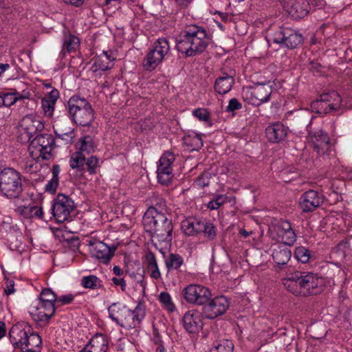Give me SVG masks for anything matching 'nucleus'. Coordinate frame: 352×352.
<instances>
[{"label": "nucleus", "mask_w": 352, "mask_h": 352, "mask_svg": "<svg viewBox=\"0 0 352 352\" xmlns=\"http://www.w3.org/2000/svg\"><path fill=\"white\" fill-rule=\"evenodd\" d=\"M211 42V37L205 28L195 24L186 25L176 41L177 51L186 57L202 54Z\"/></svg>", "instance_id": "obj_1"}, {"label": "nucleus", "mask_w": 352, "mask_h": 352, "mask_svg": "<svg viewBox=\"0 0 352 352\" xmlns=\"http://www.w3.org/2000/svg\"><path fill=\"white\" fill-rule=\"evenodd\" d=\"M109 318L118 326L125 329L140 327L146 317V305L143 300H139L134 308L130 309L120 302L111 303L107 308Z\"/></svg>", "instance_id": "obj_2"}, {"label": "nucleus", "mask_w": 352, "mask_h": 352, "mask_svg": "<svg viewBox=\"0 0 352 352\" xmlns=\"http://www.w3.org/2000/svg\"><path fill=\"white\" fill-rule=\"evenodd\" d=\"M145 231L160 243L169 244L173 240V225L169 212L162 213L155 209L148 208L143 216Z\"/></svg>", "instance_id": "obj_3"}, {"label": "nucleus", "mask_w": 352, "mask_h": 352, "mask_svg": "<svg viewBox=\"0 0 352 352\" xmlns=\"http://www.w3.org/2000/svg\"><path fill=\"white\" fill-rule=\"evenodd\" d=\"M295 118H299L302 125L307 127L308 132L307 140L312 144L314 150L320 155H329L330 150L329 138L323 131L318 129L311 131L309 129L312 116L307 110H297L294 111Z\"/></svg>", "instance_id": "obj_4"}, {"label": "nucleus", "mask_w": 352, "mask_h": 352, "mask_svg": "<svg viewBox=\"0 0 352 352\" xmlns=\"http://www.w3.org/2000/svg\"><path fill=\"white\" fill-rule=\"evenodd\" d=\"M67 107L69 117L78 125L87 126L94 121V110L85 98L73 96L68 100Z\"/></svg>", "instance_id": "obj_5"}, {"label": "nucleus", "mask_w": 352, "mask_h": 352, "mask_svg": "<svg viewBox=\"0 0 352 352\" xmlns=\"http://www.w3.org/2000/svg\"><path fill=\"white\" fill-rule=\"evenodd\" d=\"M21 174L13 168L0 171V192L8 199L19 198L23 193Z\"/></svg>", "instance_id": "obj_6"}, {"label": "nucleus", "mask_w": 352, "mask_h": 352, "mask_svg": "<svg viewBox=\"0 0 352 352\" xmlns=\"http://www.w3.org/2000/svg\"><path fill=\"white\" fill-rule=\"evenodd\" d=\"M267 41L278 44L281 47L293 50L302 43L303 36L296 30L278 27L268 35Z\"/></svg>", "instance_id": "obj_7"}, {"label": "nucleus", "mask_w": 352, "mask_h": 352, "mask_svg": "<svg viewBox=\"0 0 352 352\" xmlns=\"http://www.w3.org/2000/svg\"><path fill=\"white\" fill-rule=\"evenodd\" d=\"M55 146L54 138L51 134L37 135L30 142L28 148L30 156L33 159L48 160Z\"/></svg>", "instance_id": "obj_8"}, {"label": "nucleus", "mask_w": 352, "mask_h": 352, "mask_svg": "<svg viewBox=\"0 0 352 352\" xmlns=\"http://www.w3.org/2000/svg\"><path fill=\"white\" fill-rule=\"evenodd\" d=\"M170 51L168 41L165 38L157 39L153 44L152 49L144 58L142 67L144 70L151 72L154 70Z\"/></svg>", "instance_id": "obj_9"}, {"label": "nucleus", "mask_w": 352, "mask_h": 352, "mask_svg": "<svg viewBox=\"0 0 352 352\" xmlns=\"http://www.w3.org/2000/svg\"><path fill=\"white\" fill-rule=\"evenodd\" d=\"M75 204L72 198L64 194H58L53 200L51 210L58 223L68 220L74 211Z\"/></svg>", "instance_id": "obj_10"}, {"label": "nucleus", "mask_w": 352, "mask_h": 352, "mask_svg": "<svg viewBox=\"0 0 352 352\" xmlns=\"http://www.w3.org/2000/svg\"><path fill=\"white\" fill-rule=\"evenodd\" d=\"M184 299L189 304L195 305H204L211 298L210 290L199 284H190L182 291Z\"/></svg>", "instance_id": "obj_11"}, {"label": "nucleus", "mask_w": 352, "mask_h": 352, "mask_svg": "<svg viewBox=\"0 0 352 352\" xmlns=\"http://www.w3.org/2000/svg\"><path fill=\"white\" fill-rule=\"evenodd\" d=\"M230 300L224 296L211 298L203 305L202 314L208 320H214L223 315L230 307Z\"/></svg>", "instance_id": "obj_12"}, {"label": "nucleus", "mask_w": 352, "mask_h": 352, "mask_svg": "<svg viewBox=\"0 0 352 352\" xmlns=\"http://www.w3.org/2000/svg\"><path fill=\"white\" fill-rule=\"evenodd\" d=\"M175 155L170 152L164 153L158 161L157 168V180L160 184L168 186L173 177L172 164Z\"/></svg>", "instance_id": "obj_13"}, {"label": "nucleus", "mask_w": 352, "mask_h": 352, "mask_svg": "<svg viewBox=\"0 0 352 352\" xmlns=\"http://www.w3.org/2000/svg\"><path fill=\"white\" fill-rule=\"evenodd\" d=\"M324 201V196L322 192L309 190L300 195L298 204L303 212H311L321 206Z\"/></svg>", "instance_id": "obj_14"}, {"label": "nucleus", "mask_w": 352, "mask_h": 352, "mask_svg": "<svg viewBox=\"0 0 352 352\" xmlns=\"http://www.w3.org/2000/svg\"><path fill=\"white\" fill-rule=\"evenodd\" d=\"M91 247L90 253L92 257L97 258L100 263L108 264L115 254L116 247L107 245L102 241H89Z\"/></svg>", "instance_id": "obj_15"}, {"label": "nucleus", "mask_w": 352, "mask_h": 352, "mask_svg": "<svg viewBox=\"0 0 352 352\" xmlns=\"http://www.w3.org/2000/svg\"><path fill=\"white\" fill-rule=\"evenodd\" d=\"M303 277L302 296L316 295L323 290L325 283L322 276L312 272H305Z\"/></svg>", "instance_id": "obj_16"}, {"label": "nucleus", "mask_w": 352, "mask_h": 352, "mask_svg": "<svg viewBox=\"0 0 352 352\" xmlns=\"http://www.w3.org/2000/svg\"><path fill=\"white\" fill-rule=\"evenodd\" d=\"M202 312L197 309L186 311L182 318L183 326L189 333H197L203 328Z\"/></svg>", "instance_id": "obj_17"}, {"label": "nucleus", "mask_w": 352, "mask_h": 352, "mask_svg": "<svg viewBox=\"0 0 352 352\" xmlns=\"http://www.w3.org/2000/svg\"><path fill=\"white\" fill-rule=\"evenodd\" d=\"M304 273L305 272L295 271L287 274L286 277L283 279V284L288 292L295 296H302Z\"/></svg>", "instance_id": "obj_18"}, {"label": "nucleus", "mask_w": 352, "mask_h": 352, "mask_svg": "<svg viewBox=\"0 0 352 352\" xmlns=\"http://www.w3.org/2000/svg\"><path fill=\"white\" fill-rule=\"evenodd\" d=\"M20 126L28 134L29 140L38 131H41L45 126L41 118L35 113L25 116L20 121Z\"/></svg>", "instance_id": "obj_19"}, {"label": "nucleus", "mask_w": 352, "mask_h": 352, "mask_svg": "<svg viewBox=\"0 0 352 352\" xmlns=\"http://www.w3.org/2000/svg\"><path fill=\"white\" fill-rule=\"evenodd\" d=\"M272 93V87L269 84L256 85L250 91V102L252 105L260 106L270 100Z\"/></svg>", "instance_id": "obj_20"}, {"label": "nucleus", "mask_w": 352, "mask_h": 352, "mask_svg": "<svg viewBox=\"0 0 352 352\" xmlns=\"http://www.w3.org/2000/svg\"><path fill=\"white\" fill-rule=\"evenodd\" d=\"M309 8L310 3L307 0H289L286 7L287 12L294 19L306 16Z\"/></svg>", "instance_id": "obj_21"}, {"label": "nucleus", "mask_w": 352, "mask_h": 352, "mask_svg": "<svg viewBox=\"0 0 352 352\" xmlns=\"http://www.w3.org/2000/svg\"><path fill=\"white\" fill-rule=\"evenodd\" d=\"M30 331V327L26 329L21 325H14L9 331L10 340L13 346L24 350L27 336Z\"/></svg>", "instance_id": "obj_22"}, {"label": "nucleus", "mask_w": 352, "mask_h": 352, "mask_svg": "<svg viewBox=\"0 0 352 352\" xmlns=\"http://www.w3.org/2000/svg\"><path fill=\"white\" fill-rule=\"evenodd\" d=\"M265 133L270 142L278 143L286 138L288 128L281 122H276L268 126L265 129Z\"/></svg>", "instance_id": "obj_23"}, {"label": "nucleus", "mask_w": 352, "mask_h": 352, "mask_svg": "<svg viewBox=\"0 0 352 352\" xmlns=\"http://www.w3.org/2000/svg\"><path fill=\"white\" fill-rule=\"evenodd\" d=\"M285 243H277L272 246V256L278 266L286 265L291 258L292 252Z\"/></svg>", "instance_id": "obj_24"}, {"label": "nucleus", "mask_w": 352, "mask_h": 352, "mask_svg": "<svg viewBox=\"0 0 352 352\" xmlns=\"http://www.w3.org/2000/svg\"><path fill=\"white\" fill-rule=\"evenodd\" d=\"M234 72H230V74L222 72L215 80L214 88L215 91L220 95H224L228 93L234 84Z\"/></svg>", "instance_id": "obj_25"}, {"label": "nucleus", "mask_w": 352, "mask_h": 352, "mask_svg": "<svg viewBox=\"0 0 352 352\" xmlns=\"http://www.w3.org/2000/svg\"><path fill=\"white\" fill-rule=\"evenodd\" d=\"M109 338L102 333L94 335L85 346L90 352H107L109 348Z\"/></svg>", "instance_id": "obj_26"}, {"label": "nucleus", "mask_w": 352, "mask_h": 352, "mask_svg": "<svg viewBox=\"0 0 352 352\" xmlns=\"http://www.w3.org/2000/svg\"><path fill=\"white\" fill-rule=\"evenodd\" d=\"M278 229L283 243L289 246L293 245L296 241V234L292 227L291 223L288 221H282L278 226Z\"/></svg>", "instance_id": "obj_27"}, {"label": "nucleus", "mask_w": 352, "mask_h": 352, "mask_svg": "<svg viewBox=\"0 0 352 352\" xmlns=\"http://www.w3.org/2000/svg\"><path fill=\"white\" fill-rule=\"evenodd\" d=\"M59 98V91L56 89H53L46 96L41 100V108L45 117L52 118L54 112L55 104Z\"/></svg>", "instance_id": "obj_28"}, {"label": "nucleus", "mask_w": 352, "mask_h": 352, "mask_svg": "<svg viewBox=\"0 0 352 352\" xmlns=\"http://www.w3.org/2000/svg\"><path fill=\"white\" fill-rule=\"evenodd\" d=\"M115 59L111 54H109L107 51H102L101 54L94 58L92 67L95 68V72L98 70L107 71L113 67V62Z\"/></svg>", "instance_id": "obj_29"}, {"label": "nucleus", "mask_w": 352, "mask_h": 352, "mask_svg": "<svg viewBox=\"0 0 352 352\" xmlns=\"http://www.w3.org/2000/svg\"><path fill=\"white\" fill-rule=\"evenodd\" d=\"M55 135L57 139L61 140L65 144L73 143L76 137L74 129L71 127H63L60 122H56L54 126Z\"/></svg>", "instance_id": "obj_30"}, {"label": "nucleus", "mask_w": 352, "mask_h": 352, "mask_svg": "<svg viewBox=\"0 0 352 352\" xmlns=\"http://www.w3.org/2000/svg\"><path fill=\"white\" fill-rule=\"evenodd\" d=\"M182 229L188 236H193L201 232L203 220L196 218H188L182 222Z\"/></svg>", "instance_id": "obj_31"}, {"label": "nucleus", "mask_w": 352, "mask_h": 352, "mask_svg": "<svg viewBox=\"0 0 352 352\" xmlns=\"http://www.w3.org/2000/svg\"><path fill=\"white\" fill-rule=\"evenodd\" d=\"M58 308L56 302L40 301L38 307V320L43 322H48L54 316L56 309Z\"/></svg>", "instance_id": "obj_32"}, {"label": "nucleus", "mask_w": 352, "mask_h": 352, "mask_svg": "<svg viewBox=\"0 0 352 352\" xmlns=\"http://www.w3.org/2000/svg\"><path fill=\"white\" fill-rule=\"evenodd\" d=\"M69 166L72 169H76L80 175H82L86 171L85 155L80 152L76 151L69 159Z\"/></svg>", "instance_id": "obj_33"}, {"label": "nucleus", "mask_w": 352, "mask_h": 352, "mask_svg": "<svg viewBox=\"0 0 352 352\" xmlns=\"http://www.w3.org/2000/svg\"><path fill=\"white\" fill-rule=\"evenodd\" d=\"M184 143L189 151H198L203 146V140L199 134L190 132L186 134L183 138Z\"/></svg>", "instance_id": "obj_34"}, {"label": "nucleus", "mask_w": 352, "mask_h": 352, "mask_svg": "<svg viewBox=\"0 0 352 352\" xmlns=\"http://www.w3.org/2000/svg\"><path fill=\"white\" fill-rule=\"evenodd\" d=\"M145 262L151 277L156 280L159 279L161 277V273L158 267L155 256L152 252H148L145 254Z\"/></svg>", "instance_id": "obj_35"}, {"label": "nucleus", "mask_w": 352, "mask_h": 352, "mask_svg": "<svg viewBox=\"0 0 352 352\" xmlns=\"http://www.w3.org/2000/svg\"><path fill=\"white\" fill-rule=\"evenodd\" d=\"M21 214L25 218H38L43 219V212L41 206L34 204H29L20 208Z\"/></svg>", "instance_id": "obj_36"}, {"label": "nucleus", "mask_w": 352, "mask_h": 352, "mask_svg": "<svg viewBox=\"0 0 352 352\" xmlns=\"http://www.w3.org/2000/svg\"><path fill=\"white\" fill-rule=\"evenodd\" d=\"M60 168L59 165L54 164L52 166V177L47 182L45 186V190L50 193H54L57 189L59 183L58 175L60 173Z\"/></svg>", "instance_id": "obj_37"}, {"label": "nucleus", "mask_w": 352, "mask_h": 352, "mask_svg": "<svg viewBox=\"0 0 352 352\" xmlns=\"http://www.w3.org/2000/svg\"><path fill=\"white\" fill-rule=\"evenodd\" d=\"M234 344L232 340L223 339L214 342L210 352H233Z\"/></svg>", "instance_id": "obj_38"}, {"label": "nucleus", "mask_w": 352, "mask_h": 352, "mask_svg": "<svg viewBox=\"0 0 352 352\" xmlns=\"http://www.w3.org/2000/svg\"><path fill=\"white\" fill-rule=\"evenodd\" d=\"M158 300L162 307L169 313L176 310V307L172 297L167 292H162L158 296Z\"/></svg>", "instance_id": "obj_39"}, {"label": "nucleus", "mask_w": 352, "mask_h": 352, "mask_svg": "<svg viewBox=\"0 0 352 352\" xmlns=\"http://www.w3.org/2000/svg\"><path fill=\"white\" fill-rule=\"evenodd\" d=\"M183 264V257L175 253H170L165 261V265L168 271L177 270Z\"/></svg>", "instance_id": "obj_40"}, {"label": "nucleus", "mask_w": 352, "mask_h": 352, "mask_svg": "<svg viewBox=\"0 0 352 352\" xmlns=\"http://www.w3.org/2000/svg\"><path fill=\"white\" fill-rule=\"evenodd\" d=\"M94 144L93 139L91 136L87 135L81 138L77 147V152H80L83 154H89L94 151Z\"/></svg>", "instance_id": "obj_41"}, {"label": "nucleus", "mask_w": 352, "mask_h": 352, "mask_svg": "<svg viewBox=\"0 0 352 352\" xmlns=\"http://www.w3.org/2000/svg\"><path fill=\"white\" fill-rule=\"evenodd\" d=\"M310 107L312 111L320 115L331 113L330 108L327 106V102L324 101L323 98H322L321 95L320 96V98L311 103Z\"/></svg>", "instance_id": "obj_42"}, {"label": "nucleus", "mask_w": 352, "mask_h": 352, "mask_svg": "<svg viewBox=\"0 0 352 352\" xmlns=\"http://www.w3.org/2000/svg\"><path fill=\"white\" fill-rule=\"evenodd\" d=\"M321 96L326 102H329L331 105V107L340 109L342 103V98L337 91H332L329 93H323L321 94Z\"/></svg>", "instance_id": "obj_43"}, {"label": "nucleus", "mask_w": 352, "mask_h": 352, "mask_svg": "<svg viewBox=\"0 0 352 352\" xmlns=\"http://www.w3.org/2000/svg\"><path fill=\"white\" fill-rule=\"evenodd\" d=\"M81 285L85 288L95 289L102 287V280L94 275L83 276L81 279Z\"/></svg>", "instance_id": "obj_44"}, {"label": "nucleus", "mask_w": 352, "mask_h": 352, "mask_svg": "<svg viewBox=\"0 0 352 352\" xmlns=\"http://www.w3.org/2000/svg\"><path fill=\"white\" fill-rule=\"evenodd\" d=\"M192 114L200 122H204L207 126H211L212 122L211 120V114L210 111L205 108H197L192 111Z\"/></svg>", "instance_id": "obj_45"}, {"label": "nucleus", "mask_w": 352, "mask_h": 352, "mask_svg": "<svg viewBox=\"0 0 352 352\" xmlns=\"http://www.w3.org/2000/svg\"><path fill=\"white\" fill-rule=\"evenodd\" d=\"M294 255L295 258L302 263H307L311 258V252L304 246H298L295 248Z\"/></svg>", "instance_id": "obj_46"}, {"label": "nucleus", "mask_w": 352, "mask_h": 352, "mask_svg": "<svg viewBox=\"0 0 352 352\" xmlns=\"http://www.w3.org/2000/svg\"><path fill=\"white\" fill-rule=\"evenodd\" d=\"M228 201V197L226 195H216L208 204V208L210 210H217L221 206Z\"/></svg>", "instance_id": "obj_47"}, {"label": "nucleus", "mask_w": 352, "mask_h": 352, "mask_svg": "<svg viewBox=\"0 0 352 352\" xmlns=\"http://www.w3.org/2000/svg\"><path fill=\"white\" fill-rule=\"evenodd\" d=\"M3 96V102L5 107H10L15 104V102L20 99L25 98V96H21L19 92L14 93H2Z\"/></svg>", "instance_id": "obj_48"}, {"label": "nucleus", "mask_w": 352, "mask_h": 352, "mask_svg": "<svg viewBox=\"0 0 352 352\" xmlns=\"http://www.w3.org/2000/svg\"><path fill=\"white\" fill-rule=\"evenodd\" d=\"M99 167V159L94 155L85 158V168L90 175H94L96 173L97 168Z\"/></svg>", "instance_id": "obj_49"}, {"label": "nucleus", "mask_w": 352, "mask_h": 352, "mask_svg": "<svg viewBox=\"0 0 352 352\" xmlns=\"http://www.w3.org/2000/svg\"><path fill=\"white\" fill-rule=\"evenodd\" d=\"M27 159L23 165V169L28 173L33 174L40 170V164L38 162L35 161L37 159Z\"/></svg>", "instance_id": "obj_50"}, {"label": "nucleus", "mask_w": 352, "mask_h": 352, "mask_svg": "<svg viewBox=\"0 0 352 352\" xmlns=\"http://www.w3.org/2000/svg\"><path fill=\"white\" fill-rule=\"evenodd\" d=\"M80 45L79 38L75 36H69L66 37L64 41V47L68 52H74Z\"/></svg>", "instance_id": "obj_51"}, {"label": "nucleus", "mask_w": 352, "mask_h": 352, "mask_svg": "<svg viewBox=\"0 0 352 352\" xmlns=\"http://www.w3.org/2000/svg\"><path fill=\"white\" fill-rule=\"evenodd\" d=\"M148 208L155 209L157 212L162 213L168 212L165 199L160 197H155L153 198V206Z\"/></svg>", "instance_id": "obj_52"}, {"label": "nucleus", "mask_w": 352, "mask_h": 352, "mask_svg": "<svg viewBox=\"0 0 352 352\" xmlns=\"http://www.w3.org/2000/svg\"><path fill=\"white\" fill-rule=\"evenodd\" d=\"M41 338L37 333H30L28 334L26 343L24 349L26 347L39 346L41 344Z\"/></svg>", "instance_id": "obj_53"}, {"label": "nucleus", "mask_w": 352, "mask_h": 352, "mask_svg": "<svg viewBox=\"0 0 352 352\" xmlns=\"http://www.w3.org/2000/svg\"><path fill=\"white\" fill-rule=\"evenodd\" d=\"M40 301L56 302L57 296L51 289H44L40 294Z\"/></svg>", "instance_id": "obj_54"}, {"label": "nucleus", "mask_w": 352, "mask_h": 352, "mask_svg": "<svg viewBox=\"0 0 352 352\" xmlns=\"http://www.w3.org/2000/svg\"><path fill=\"white\" fill-rule=\"evenodd\" d=\"M203 227L201 232H204L205 236L209 239H214L216 236L214 226L212 223L203 220Z\"/></svg>", "instance_id": "obj_55"}, {"label": "nucleus", "mask_w": 352, "mask_h": 352, "mask_svg": "<svg viewBox=\"0 0 352 352\" xmlns=\"http://www.w3.org/2000/svg\"><path fill=\"white\" fill-rule=\"evenodd\" d=\"M74 299V296L72 294H68L65 295L60 296L57 297L56 300V306L60 307L65 305L71 304Z\"/></svg>", "instance_id": "obj_56"}, {"label": "nucleus", "mask_w": 352, "mask_h": 352, "mask_svg": "<svg viewBox=\"0 0 352 352\" xmlns=\"http://www.w3.org/2000/svg\"><path fill=\"white\" fill-rule=\"evenodd\" d=\"M242 108V104L237 98H231L228 102V105L226 107V112H234L236 110H239Z\"/></svg>", "instance_id": "obj_57"}, {"label": "nucleus", "mask_w": 352, "mask_h": 352, "mask_svg": "<svg viewBox=\"0 0 352 352\" xmlns=\"http://www.w3.org/2000/svg\"><path fill=\"white\" fill-rule=\"evenodd\" d=\"M14 282L12 280H7L6 282V287L4 288V292L6 295H10L14 294Z\"/></svg>", "instance_id": "obj_58"}, {"label": "nucleus", "mask_w": 352, "mask_h": 352, "mask_svg": "<svg viewBox=\"0 0 352 352\" xmlns=\"http://www.w3.org/2000/svg\"><path fill=\"white\" fill-rule=\"evenodd\" d=\"M112 282L116 286H120L122 292H124L126 288V283L123 278L113 277L111 278Z\"/></svg>", "instance_id": "obj_59"}, {"label": "nucleus", "mask_w": 352, "mask_h": 352, "mask_svg": "<svg viewBox=\"0 0 352 352\" xmlns=\"http://www.w3.org/2000/svg\"><path fill=\"white\" fill-rule=\"evenodd\" d=\"M321 69H322V66L319 63L314 62V61H311L310 63L309 69L314 74H318V73L321 72Z\"/></svg>", "instance_id": "obj_60"}, {"label": "nucleus", "mask_w": 352, "mask_h": 352, "mask_svg": "<svg viewBox=\"0 0 352 352\" xmlns=\"http://www.w3.org/2000/svg\"><path fill=\"white\" fill-rule=\"evenodd\" d=\"M65 3H69L76 7H78L82 4L85 0H63Z\"/></svg>", "instance_id": "obj_61"}, {"label": "nucleus", "mask_w": 352, "mask_h": 352, "mask_svg": "<svg viewBox=\"0 0 352 352\" xmlns=\"http://www.w3.org/2000/svg\"><path fill=\"white\" fill-rule=\"evenodd\" d=\"M113 273L118 276H121L124 274V271L119 266L115 265L113 268Z\"/></svg>", "instance_id": "obj_62"}, {"label": "nucleus", "mask_w": 352, "mask_h": 352, "mask_svg": "<svg viewBox=\"0 0 352 352\" xmlns=\"http://www.w3.org/2000/svg\"><path fill=\"white\" fill-rule=\"evenodd\" d=\"M10 66L8 63H0V76L8 69Z\"/></svg>", "instance_id": "obj_63"}, {"label": "nucleus", "mask_w": 352, "mask_h": 352, "mask_svg": "<svg viewBox=\"0 0 352 352\" xmlns=\"http://www.w3.org/2000/svg\"><path fill=\"white\" fill-rule=\"evenodd\" d=\"M6 335V324L3 322H0V339Z\"/></svg>", "instance_id": "obj_64"}]
</instances>
